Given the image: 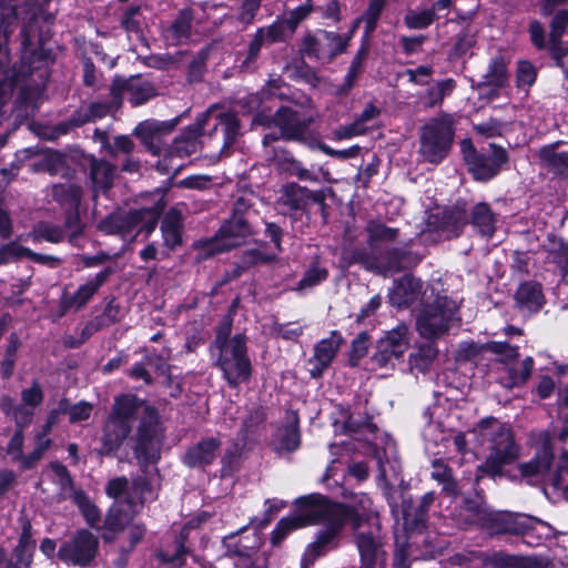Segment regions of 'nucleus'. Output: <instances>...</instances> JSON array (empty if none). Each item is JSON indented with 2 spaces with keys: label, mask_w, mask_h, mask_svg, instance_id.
I'll use <instances>...</instances> for the list:
<instances>
[{
  "label": "nucleus",
  "mask_w": 568,
  "mask_h": 568,
  "mask_svg": "<svg viewBox=\"0 0 568 568\" xmlns=\"http://www.w3.org/2000/svg\"><path fill=\"white\" fill-rule=\"evenodd\" d=\"M516 301L524 310L529 312L538 311L544 303L540 285L534 282L521 284L516 292Z\"/></svg>",
  "instance_id": "obj_36"
},
{
  "label": "nucleus",
  "mask_w": 568,
  "mask_h": 568,
  "mask_svg": "<svg viewBox=\"0 0 568 568\" xmlns=\"http://www.w3.org/2000/svg\"><path fill=\"white\" fill-rule=\"evenodd\" d=\"M78 507L84 517L87 524L97 529H101L100 523H101V510L98 508V506L92 503L91 499H75Z\"/></svg>",
  "instance_id": "obj_52"
},
{
  "label": "nucleus",
  "mask_w": 568,
  "mask_h": 568,
  "mask_svg": "<svg viewBox=\"0 0 568 568\" xmlns=\"http://www.w3.org/2000/svg\"><path fill=\"white\" fill-rule=\"evenodd\" d=\"M0 409L2 413L14 420L16 429H23L28 427L34 416V409L23 404H17L10 396H3L0 399Z\"/></svg>",
  "instance_id": "obj_33"
},
{
  "label": "nucleus",
  "mask_w": 568,
  "mask_h": 568,
  "mask_svg": "<svg viewBox=\"0 0 568 568\" xmlns=\"http://www.w3.org/2000/svg\"><path fill=\"white\" fill-rule=\"evenodd\" d=\"M343 339L341 335L333 331L327 338L321 339L314 347V355L310 358L313 367L310 369L312 377L317 378L331 365L338 352Z\"/></svg>",
  "instance_id": "obj_21"
},
{
  "label": "nucleus",
  "mask_w": 568,
  "mask_h": 568,
  "mask_svg": "<svg viewBox=\"0 0 568 568\" xmlns=\"http://www.w3.org/2000/svg\"><path fill=\"white\" fill-rule=\"evenodd\" d=\"M530 438L532 445L536 447L535 457L518 466L521 479L526 480L528 484H532L542 478L549 471L554 462V453L548 433H534Z\"/></svg>",
  "instance_id": "obj_14"
},
{
  "label": "nucleus",
  "mask_w": 568,
  "mask_h": 568,
  "mask_svg": "<svg viewBox=\"0 0 568 568\" xmlns=\"http://www.w3.org/2000/svg\"><path fill=\"white\" fill-rule=\"evenodd\" d=\"M28 254H31V250L22 246L17 241H12L0 247V265L28 257Z\"/></svg>",
  "instance_id": "obj_51"
},
{
  "label": "nucleus",
  "mask_w": 568,
  "mask_h": 568,
  "mask_svg": "<svg viewBox=\"0 0 568 568\" xmlns=\"http://www.w3.org/2000/svg\"><path fill=\"white\" fill-rule=\"evenodd\" d=\"M422 283L412 275H405L396 282L389 293V301L397 307H404L415 302L420 293Z\"/></svg>",
  "instance_id": "obj_28"
},
{
  "label": "nucleus",
  "mask_w": 568,
  "mask_h": 568,
  "mask_svg": "<svg viewBox=\"0 0 568 568\" xmlns=\"http://www.w3.org/2000/svg\"><path fill=\"white\" fill-rule=\"evenodd\" d=\"M110 92L115 106L121 104L123 93L128 94L129 101L133 105L143 104L156 94L154 85L140 77L132 78L128 81L115 79L110 88Z\"/></svg>",
  "instance_id": "obj_17"
},
{
  "label": "nucleus",
  "mask_w": 568,
  "mask_h": 568,
  "mask_svg": "<svg viewBox=\"0 0 568 568\" xmlns=\"http://www.w3.org/2000/svg\"><path fill=\"white\" fill-rule=\"evenodd\" d=\"M379 114L381 110L375 104L367 103L362 113L352 123L336 130V138L344 140L364 134L368 129V123L377 119Z\"/></svg>",
  "instance_id": "obj_31"
},
{
  "label": "nucleus",
  "mask_w": 568,
  "mask_h": 568,
  "mask_svg": "<svg viewBox=\"0 0 568 568\" xmlns=\"http://www.w3.org/2000/svg\"><path fill=\"white\" fill-rule=\"evenodd\" d=\"M261 124L271 125V121L264 122L261 118L257 119ZM272 123L280 129L281 136L288 140L302 139L306 124L302 122L297 113L288 108L280 109Z\"/></svg>",
  "instance_id": "obj_22"
},
{
  "label": "nucleus",
  "mask_w": 568,
  "mask_h": 568,
  "mask_svg": "<svg viewBox=\"0 0 568 568\" xmlns=\"http://www.w3.org/2000/svg\"><path fill=\"white\" fill-rule=\"evenodd\" d=\"M209 118L210 112L202 113L192 128L174 140L170 154L184 158L196 153L200 149V132L203 130Z\"/></svg>",
  "instance_id": "obj_24"
},
{
  "label": "nucleus",
  "mask_w": 568,
  "mask_h": 568,
  "mask_svg": "<svg viewBox=\"0 0 568 568\" xmlns=\"http://www.w3.org/2000/svg\"><path fill=\"white\" fill-rule=\"evenodd\" d=\"M324 195L321 191L313 192L296 183H288L282 187L280 202L290 210H304L310 202L322 203Z\"/></svg>",
  "instance_id": "obj_23"
},
{
  "label": "nucleus",
  "mask_w": 568,
  "mask_h": 568,
  "mask_svg": "<svg viewBox=\"0 0 568 568\" xmlns=\"http://www.w3.org/2000/svg\"><path fill=\"white\" fill-rule=\"evenodd\" d=\"M164 243L171 248L181 243V215L176 211H170L161 226Z\"/></svg>",
  "instance_id": "obj_43"
},
{
  "label": "nucleus",
  "mask_w": 568,
  "mask_h": 568,
  "mask_svg": "<svg viewBox=\"0 0 568 568\" xmlns=\"http://www.w3.org/2000/svg\"><path fill=\"white\" fill-rule=\"evenodd\" d=\"M471 223L478 231L487 236H493L495 232L496 219L487 203H478L471 211Z\"/></svg>",
  "instance_id": "obj_38"
},
{
  "label": "nucleus",
  "mask_w": 568,
  "mask_h": 568,
  "mask_svg": "<svg viewBox=\"0 0 568 568\" xmlns=\"http://www.w3.org/2000/svg\"><path fill=\"white\" fill-rule=\"evenodd\" d=\"M231 324L226 323L217 332L212 352H217L216 364L223 373L227 384L236 387L248 381L252 367L247 357L246 341L241 334L229 338Z\"/></svg>",
  "instance_id": "obj_2"
},
{
  "label": "nucleus",
  "mask_w": 568,
  "mask_h": 568,
  "mask_svg": "<svg viewBox=\"0 0 568 568\" xmlns=\"http://www.w3.org/2000/svg\"><path fill=\"white\" fill-rule=\"evenodd\" d=\"M383 455L377 448V443L375 444H363L364 454L373 456L377 460V465L379 468L378 479L384 480L387 474V466L392 470L397 469V454L395 443L385 438L384 440Z\"/></svg>",
  "instance_id": "obj_29"
},
{
  "label": "nucleus",
  "mask_w": 568,
  "mask_h": 568,
  "mask_svg": "<svg viewBox=\"0 0 568 568\" xmlns=\"http://www.w3.org/2000/svg\"><path fill=\"white\" fill-rule=\"evenodd\" d=\"M536 69L528 61H519L517 67V85L518 87H530L536 81Z\"/></svg>",
  "instance_id": "obj_61"
},
{
  "label": "nucleus",
  "mask_w": 568,
  "mask_h": 568,
  "mask_svg": "<svg viewBox=\"0 0 568 568\" xmlns=\"http://www.w3.org/2000/svg\"><path fill=\"white\" fill-rule=\"evenodd\" d=\"M409 343L408 326L400 323L378 341L373 362L379 367H394L408 349Z\"/></svg>",
  "instance_id": "obj_12"
},
{
  "label": "nucleus",
  "mask_w": 568,
  "mask_h": 568,
  "mask_svg": "<svg viewBox=\"0 0 568 568\" xmlns=\"http://www.w3.org/2000/svg\"><path fill=\"white\" fill-rule=\"evenodd\" d=\"M432 499H403L400 506H392L400 511L406 530H417L425 521L426 510Z\"/></svg>",
  "instance_id": "obj_27"
},
{
  "label": "nucleus",
  "mask_w": 568,
  "mask_h": 568,
  "mask_svg": "<svg viewBox=\"0 0 568 568\" xmlns=\"http://www.w3.org/2000/svg\"><path fill=\"white\" fill-rule=\"evenodd\" d=\"M328 276V272L325 267L314 263L304 274L298 282V290L311 288L325 281Z\"/></svg>",
  "instance_id": "obj_53"
},
{
  "label": "nucleus",
  "mask_w": 568,
  "mask_h": 568,
  "mask_svg": "<svg viewBox=\"0 0 568 568\" xmlns=\"http://www.w3.org/2000/svg\"><path fill=\"white\" fill-rule=\"evenodd\" d=\"M99 551V538L88 529H79L67 541H64L58 552V558L67 565L88 567L90 566Z\"/></svg>",
  "instance_id": "obj_8"
},
{
  "label": "nucleus",
  "mask_w": 568,
  "mask_h": 568,
  "mask_svg": "<svg viewBox=\"0 0 568 568\" xmlns=\"http://www.w3.org/2000/svg\"><path fill=\"white\" fill-rule=\"evenodd\" d=\"M34 233L38 237H42L52 243L61 242L64 237L63 231L59 226L49 223H40L36 227Z\"/></svg>",
  "instance_id": "obj_62"
},
{
  "label": "nucleus",
  "mask_w": 568,
  "mask_h": 568,
  "mask_svg": "<svg viewBox=\"0 0 568 568\" xmlns=\"http://www.w3.org/2000/svg\"><path fill=\"white\" fill-rule=\"evenodd\" d=\"M264 41H266L265 31L264 28H260L250 42L247 57L244 60L242 68H248L250 63L257 58Z\"/></svg>",
  "instance_id": "obj_63"
},
{
  "label": "nucleus",
  "mask_w": 568,
  "mask_h": 568,
  "mask_svg": "<svg viewBox=\"0 0 568 568\" xmlns=\"http://www.w3.org/2000/svg\"><path fill=\"white\" fill-rule=\"evenodd\" d=\"M436 13L434 9L427 8L423 10H409L404 18L405 24L409 29H425L435 20Z\"/></svg>",
  "instance_id": "obj_49"
},
{
  "label": "nucleus",
  "mask_w": 568,
  "mask_h": 568,
  "mask_svg": "<svg viewBox=\"0 0 568 568\" xmlns=\"http://www.w3.org/2000/svg\"><path fill=\"white\" fill-rule=\"evenodd\" d=\"M60 410H64L69 415L70 423L75 424L90 418L93 405L84 400L71 405L67 398H62L60 400Z\"/></svg>",
  "instance_id": "obj_46"
},
{
  "label": "nucleus",
  "mask_w": 568,
  "mask_h": 568,
  "mask_svg": "<svg viewBox=\"0 0 568 568\" xmlns=\"http://www.w3.org/2000/svg\"><path fill=\"white\" fill-rule=\"evenodd\" d=\"M326 499H296L294 514L283 518L272 532L271 542L273 546H280L290 531L295 528L313 525L316 523L317 515L325 511V506L321 501Z\"/></svg>",
  "instance_id": "obj_11"
},
{
  "label": "nucleus",
  "mask_w": 568,
  "mask_h": 568,
  "mask_svg": "<svg viewBox=\"0 0 568 568\" xmlns=\"http://www.w3.org/2000/svg\"><path fill=\"white\" fill-rule=\"evenodd\" d=\"M313 11V3L311 0H306L297 8L291 10L285 18L290 33H294L297 26L304 21Z\"/></svg>",
  "instance_id": "obj_55"
},
{
  "label": "nucleus",
  "mask_w": 568,
  "mask_h": 568,
  "mask_svg": "<svg viewBox=\"0 0 568 568\" xmlns=\"http://www.w3.org/2000/svg\"><path fill=\"white\" fill-rule=\"evenodd\" d=\"M91 181L94 193L105 192L112 185L114 176V166L103 160H93L91 162Z\"/></svg>",
  "instance_id": "obj_37"
},
{
  "label": "nucleus",
  "mask_w": 568,
  "mask_h": 568,
  "mask_svg": "<svg viewBox=\"0 0 568 568\" xmlns=\"http://www.w3.org/2000/svg\"><path fill=\"white\" fill-rule=\"evenodd\" d=\"M139 418L133 438V452L140 463H155L160 459L164 432L154 407L133 394H120L113 399L112 408L103 426L102 445L108 453L120 448L130 436Z\"/></svg>",
  "instance_id": "obj_1"
},
{
  "label": "nucleus",
  "mask_w": 568,
  "mask_h": 568,
  "mask_svg": "<svg viewBox=\"0 0 568 568\" xmlns=\"http://www.w3.org/2000/svg\"><path fill=\"white\" fill-rule=\"evenodd\" d=\"M432 477L443 484L446 494H456L455 483L452 480L450 469L440 460L433 463Z\"/></svg>",
  "instance_id": "obj_54"
},
{
  "label": "nucleus",
  "mask_w": 568,
  "mask_h": 568,
  "mask_svg": "<svg viewBox=\"0 0 568 568\" xmlns=\"http://www.w3.org/2000/svg\"><path fill=\"white\" fill-rule=\"evenodd\" d=\"M158 196L159 200L152 206L135 210L126 214H112L108 216L100 223V230L106 234H121L123 236L130 234L136 227H139V232L142 230L146 231V233L152 232L165 206L163 195L158 193Z\"/></svg>",
  "instance_id": "obj_6"
},
{
  "label": "nucleus",
  "mask_w": 568,
  "mask_h": 568,
  "mask_svg": "<svg viewBox=\"0 0 568 568\" xmlns=\"http://www.w3.org/2000/svg\"><path fill=\"white\" fill-rule=\"evenodd\" d=\"M453 119L443 114L429 121L420 138V153L432 163L440 162L448 153L453 141Z\"/></svg>",
  "instance_id": "obj_7"
},
{
  "label": "nucleus",
  "mask_w": 568,
  "mask_h": 568,
  "mask_svg": "<svg viewBox=\"0 0 568 568\" xmlns=\"http://www.w3.org/2000/svg\"><path fill=\"white\" fill-rule=\"evenodd\" d=\"M267 42H283L293 33H290L286 20H276L271 26L264 29Z\"/></svg>",
  "instance_id": "obj_57"
},
{
  "label": "nucleus",
  "mask_w": 568,
  "mask_h": 568,
  "mask_svg": "<svg viewBox=\"0 0 568 568\" xmlns=\"http://www.w3.org/2000/svg\"><path fill=\"white\" fill-rule=\"evenodd\" d=\"M466 509L474 511V521L495 535H521L528 526L520 521V515L496 514L476 505V499H465Z\"/></svg>",
  "instance_id": "obj_10"
},
{
  "label": "nucleus",
  "mask_w": 568,
  "mask_h": 568,
  "mask_svg": "<svg viewBox=\"0 0 568 568\" xmlns=\"http://www.w3.org/2000/svg\"><path fill=\"white\" fill-rule=\"evenodd\" d=\"M112 273L113 268L106 267L99 272L93 278L89 280L85 284L81 285L71 296H64V307L72 310H80L83 307Z\"/></svg>",
  "instance_id": "obj_25"
},
{
  "label": "nucleus",
  "mask_w": 568,
  "mask_h": 568,
  "mask_svg": "<svg viewBox=\"0 0 568 568\" xmlns=\"http://www.w3.org/2000/svg\"><path fill=\"white\" fill-rule=\"evenodd\" d=\"M134 144L132 140L126 135L115 136L113 142L106 146L108 152L112 156H116L120 153L129 154L133 151Z\"/></svg>",
  "instance_id": "obj_64"
},
{
  "label": "nucleus",
  "mask_w": 568,
  "mask_h": 568,
  "mask_svg": "<svg viewBox=\"0 0 568 568\" xmlns=\"http://www.w3.org/2000/svg\"><path fill=\"white\" fill-rule=\"evenodd\" d=\"M481 440L487 444L488 455L481 469L491 476L500 475L506 465L519 457V448L509 428L490 418L478 426Z\"/></svg>",
  "instance_id": "obj_3"
},
{
  "label": "nucleus",
  "mask_w": 568,
  "mask_h": 568,
  "mask_svg": "<svg viewBox=\"0 0 568 568\" xmlns=\"http://www.w3.org/2000/svg\"><path fill=\"white\" fill-rule=\"evenodd\" d=\"M207 518V515L203 513L202 515L197 516L196 518H192L189 520L182 528L179 537L176 538V551L174 555L169 556L166 554H160V558L164 562H171V564H178L179 566H182L184 564V556L187 554V549L185 548L184 544L187 539L189 531L191 529L197 528L202 521H204Z\"/></svg>",
  "instance_id": "obj_35"
},
{
  "label": "nucleus",
  "mask_w": 568,
  "mask_h": 568,
  "mask_svg": "<svg viewBox=\"0 0 568 568\" xmlns=\"http://www.w3.org/2000/svg\"><path fill=\"white\" fill-rule=\"evenodd\" d=\"M192 20L191 11H181L176 20L166 30V38L175 43L186 39L190 34Z\"/></svg>",
  "instance_id": "obj_45"
},
{
  "label": "nucleus",
  "mask_w": 568,
  "mask_h": 568,
  "mask_svg": "<svg viewBox=\"0 0 568 568\" xmlns=\"http://www.w3.org/2000/svg\"><path fill=\"white\" fill-rule=\"evenodd\" d=\"M221 442L214 437L203 439L187 449L184 464L189 467H205L212 464L220 450Z\"/></svg>",
  "instance_id": "obj_26"
},
{
  "label": "nucleus",
  "mask_w": 568,
  "mask_h": 568,
  "mask_svg": "<svg viewBox=\"0 0 568 568\" xmlns=\"http://www.w3.org/2000/svg\"><path fill=\"white\" fill-rule=\"evenodd\" d=\"M297 414H287V424L280 427L275 434L273 445L277 452H293L298 448L301 438L297 428Z\"/></svg>",
  "instance_id": "obj_30"
},
{
  "label": "nucleus",
  "mask_w": 568,
  "mask_h": 568,
  "mask_svg": "<svg viewBox=\"0 0 568 568\" xmlns=\"http://www.w3.org/2000/svg\"><path fill=\"white\" fill-rule=\"evenodd\" d=\"M81 187L67 183L53 186V196L60 203H68L70 205H77L81 199Z\"/></svg>",
  "instance_id": "obj_50"
},
{
  "label": "nucleus",
  "mask_w": 568,
  "mask_h": 568,
  "mask_svg": "<svg viewBox=\"0 0 568 568\" xmlns=\"http://www.w3.org/2000/svg\"><path fill=\"white\" fill-rule=\"evenodd\" d=\"M217 125L222 126L224 133L223 149H227L235 142L239 135V119L234 114L223 113L217 116V122L215 123L214 128Z\"/></svg>",
  "instance_id": "obj_47"
},
{
  "label": "nucleus",
  "mask_w": 568,
  "mask_h": 568,
  "mask_svg": "<svg viewBox=\"0 0 568 568\" xmlns=\"http://www.w3.org/2000/svg\"><path fill=\"white\" fill-rule=\"evenodd\" d=\"M43 392L38 382H33L28 388L21 390V404L33 408L39 407L43 400Z\"/></svg>",
  "instance_id": "obj_58"
},
{
  "label": "nucleus",
  "mask_w": 568,
  "mask_h": 568,
  "mask_svg": "<svg viewBox=\"0 0 568 568\" xmlns=\"http://www.w3.org/2000/svg\"><path fill=\"white\" fill-rule=\"evenodd\" d=\"M437 356V348L433 344H425L409 357L413 369L426 372Z\"/></svg>",
  "instance_id": "obj_48"
},
{
  "label": "nucleus",
  "mask_w": 568,
  "mask_h": 568,
  "mask_svg": "<svg viewBox=\"0 0 568 568\" xmlns=\"http://www.w3.org/2000/svg\"><path fill=\"white\" fill-rule=\"evenodd\" d=\"M367 231L372 242H393L398 234L396 229L387 227L378 222H371Z\"/></svg>",
  "instance_id": "obj_56"
},
{
  "label": "nucleus",
  "mask_w": 568,
  "mask_h": 568,
  "mask_svg": "<svg viewBox=\"0 0 568 568\" xmlns=\"http://www.w3.org/2000/svg\"><path fill=\"white\" fill-rule=\"evenodd\" d=\"M546 250L549 261L555 263L564 274H568V244L561 239L549 237Z\"/></svg>",
  "instance_id": "obj_44"
},
{
  "label": "nucleus",
  "mask_w": 568,
  "mask_h": 568,
  "mask_svg": "<svg viewBox=\"0 0 568 568\" xmlns=\"http://www.w3.org/2000/svg\"><path fill=\"white\" fill-rule=\"evenodd\" d=\"M251 235L252 231L247 221L242 215H233L221 226L214 237L202 243L204 255L223 253L242 245Z\"/></svg>",
  "instance_id": "obj_9"
},
{
  "label": "nucleus",
  "mask_w": 568,
  "mask_h": 568,
  "mask_svg": "<svg viewBox=\"0 0 568 568\" xmlns=\"http://www.w3.org/2000/svg\"><path fill=\"white\" fill-rule=\"evenodd\" d=\"M508 82L507 62L504 57L498 55L491 59L487 73L484 75L481 85L495 89L503 88Z\"/></svg>",
  "instance_id": "obj_39"
},
{
  "label": "nucleus",
  "mask_w": 568,
  "mask_h": 568,
  "mask_svg": "<svg viewBox=\"0 0 568 568\" xmlns=\"http://www.w3.org/2000/svg\"><path fill=\"white\" fill-rule=\"evenodd\" d=\"M351 36L343 37L335 32L321 31L317 34H307L303 38L301 51L318 60L332 61L336 55L343 53Z\"/></svg>",
  "instance_id": "obj_15"
},
{
  "label": "nucleus",
  "mask_w": 568,
  "mask_h": 568,
  "mask_svg": "<svg viewBox=\"0 0 568 568\" xmlns=\"http://www.w3.org/2000/svg\"><path fill=\"white\" fill-rule=\"evenodd\" d=\"M21 535L19 542L13 550L17 562L14 565L29 568L32 562V555L36 548V541L32 539V527L29 519L23 518L21 523Z\"/></svg>",
  "instance_id": "obj_32"
},
{
  "label": "nucleus",
  "mask_w": 568,
  "mask_h": 568,
  "mask_svg": "<svg viewBox=\"0 0 568 568\" xmlns=\"http://www.w3.org/2000/svg\"><path fill=\"white\" fill-rule=\"evenodd\" d=\"M9 61L10 54L7 48V34L0 30V123L6 116L3 106L9 100L12 90V83L7 81L8 72L6 67Z\"/></svg>",
  "instance_id": "obj_34"
},
{
  "label": "nucleus",
  "mask_w": 568,
  "mask_h": 568,
  "mask_svg": "<svg viewBox=\"0 0 568 568\" xmlns=\"http://www.w3.org/2000/svg\"><path fill=\"white\" fill-rule=\"evenodd\" d=\"M363 518L361 527L355 530L356 544L362 557L363 565L372 568L378 558L381 551V541L377 535V528L373 529L369 518L358 513Z\"/></svg>",
  "instance_id": "obj_20"
},
{
  "label": "nucleus",
  "mask_w": 568,
  "mask_h": 568,
  "mask_svg": "<svg viewBox=\"0 0 568 568\" xmlns=\"http://www.w3.org/2000/svg\"><path fill=\"white\" fill-rule=\"evenodd\" d=\"M491 155L478 154L470 142H464V158L469 166V171L478 181H488L496 176L501 166L507 163L508 154L504 148L490 144Z\"/></svg>",
  "instance_id": "obj_13"
},
{
  "label": "nucleus",
  "mask_w": 568,
  "mask_h": 568,
  "mask_svg": "<svg viewBox=\"0 0 568 568\" xmlns=\"http://www.w3.org/2000/svg\"><path fill=\"white\" fill-rule=\"evenodd\" d=\"M458 306L446 296H437L426 304L417 315L416 328L424 338L433 339L445 335L459 322Z\"/></svg>",
  "instance_id": "obj_5"
},
{
  "label": "nucleus",
  "mask_w": 568,
  "mask_h": 568,
  "mask_svg": "<svg viewBox=\"0 0 568 568\" xmlns=\"http://www.w3.org/2000/svg\"><path fill=\"white\" fill-rule=\"evenodd\" d=\"M325 506V511H321L316 517V523L327 521L328 526L325 530L317 535L314 542L306 548L303 559L302 568H308L314 561L325 554L328 544L333 541L339 532L344 523H351L353 529H358L363 518L358 511L347 505L341 503H332L329 499L321 501Z\"/></svg>",
  "instance_id": "obj_4"
},
{
  "label": "nucleus",
  "mask_w": 568,
  "mask_h": 568,
  "mask_svg": "<svg viewBox=\"0 0 568 568\" xmlns=\"http://www.w3.org/2000/svg\"><path fill=\"white\" fill-rule=\"evenodd\" d=\"M474 130L484 138H495L500 136L506 131V124L496 119H489L475 124Z\"/></svg>",
  "instance_id": "obj_59"
},
{
  "label": "nucleus",
  "mask_w": 568,
  "mask_h": 568,
  "mask_svg": "<svg viewBox=\"0 0 568 568\" xmlns=\"http://www.w3.org/2000/svg\"><path fill=\"white\" fill-rule=\"evenodd\" d=\"M485 349L499 356V361L507 365L508 376L510 386H519L525 384L532 372L534 359L532 357H526L519 365L518 368L510 366L519 357L518 348L503 342H489L485 344Z\"/></svg>",
  "instance_id": "obj_16"
},
{
  "label": "nucleus",
  "mask_w": 568,
  "mask_h": 568,
  "mask_svg": "<svg viewBox=\"0 0 568 568\" xmlns=\"http://www.w3.org/2000/svg\"><path fill=\"white\" fill-rule=\"evenodd\" d=\"M568 24V12L567 11H560L558 12L550 24V42H551V50L552 52L556 51V47L558 44V41L560 37L562 36L566 27Z\"/></svg>",
  "instance_id": "obj_60"
},
{
  "label": "nucleus",
  "mask_w": 568,
  "mask_h": 568,
  "mask_svg": "<svg viewBox=\"0 0 568 568\" xmlns=\"http://www.w3.org/2000/svg\"><path fill=\"white\" fill-rule=\"evenodd\" d=\"M133 506L131 499H116L110 507L103 524L102 539L106 544L113 542L119 534L133 519Z\"/></svg>",
  "instance_id": "obj_18"
},
{
  "label": "nucleus",
  "mask_w": 568,
  "mask_h": 568,
  "mask_svg": "<svg viewBox=\"0 0 568 568\" xmlns=\"http://www.w3.org/2000/svg\"><path fill=\"white\" fill-rule=\"evenodd\" d=\"M538 154L542 165L557 173L568 169V152L557 151L556 144L541 148Z\"/></svg>",
  "instance_id": "obj_41"
},
{
  "label": "nucleus",
  "mask_w": 568,
  "mask_h": 568,
  "mask_svg": "<svg viewBox=\"0 0 568 568\" xmlns=\"http://www.w3.org/2000/svg\"><path fill=\"white\" fill-rule=\"evenodd\" d=\"M43 476L59 486L60 494H71L73 491L70 473L62 464L58 462L50 463L43 469Z\"/></svg>",
  "instance_id": "obj_42"
},
{
  "label": "nucleus",
  "mask_w": 568,
  "mask_h": 568,
  "mask_svg": "<svg viewBox=\"0 0 568 568\" xmlns=\"http://www.w3.org/2000/svg\"><path fill=\"white\" fill-rule=\"evenodd\" d=\"M455 87L456 82L453 79L437 81L427 89L420 99L425 106L433 108L440 104L453 92Z\"/></svg>",
  "instance_id": "obj_40"
},
{
  "label": "nucleus",
  "mask_w": 568,
  "mask_h": 568,
  "mask_svg": "<svg viewBox=\"0 0 568 568\" xmlns=\"http://www.w3.org/2000/svg\"><path fill=\"white\" fill-rule=\"evenodd\" d=\"M471 556L483 566L493 568H539L541 559L536 556L511 555L505 551H476Z\"/></svg>",
  "instance_id": "obj_19"
}]
</instances>
